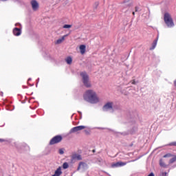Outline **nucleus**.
<instances>
[{
    "mask_svg": "<svg viewBox=\"0 0 176 176\" xmlns=\"http://www.w3.org/2000/svg\"><path fill=\"white\" fill-rule=\"evenodd\" d=\"M83 99L91 104L100 102V98H98L97 93L93 89L87 90L83 94Z\"/></svg>",
    "mask_w": 176,
    "mask_h": 176,
    "instance_id": "f257e3e1",
    "label": "nucleus"
},
{
    "mask_svg": "<svg viewBox=\"0 0 176 176\" xmlns=\"http://www.w3.org/2000/svg\"><path fill=\"white\" fill-rule=\"evenodd\" d=\"M164 21L165 24L169 28H173L174 27V21L173 20V17H171V14L168 12H166L164 15Z\"/></svg>",
    "mask_w": 176,
    "mask_h": 176,
    "instance_id": "f03ea898",
    "label": "nucleus"
},
{
    "mask_svg": "<svg viewBox=\"0 0 176 176\" xmlns=\"http://www.w3.org/2000/svg\"><path fill=\"white\" fill-rule=\"evenodd\" d=\"M80 75L84 86H85V87H91V82H90V80H89V76H87V74L82 72Z\"/></svg>",
    "mask_w": 176,
    "mask_h": 176,
    "instance_id": "7ed1b4c3",
    "label": "nucleus"
},
{
    "mask_svg": "<svg viewBox=\"0 0 176 176\" xmlns=\"http://www.w3.org/2000/svg\"><path fill=\"white\" fill-rule=\"evenodd\" d=\"M30 6L33 12H38L39 10V3L36 0H32L30 1Z\"/></svg>",
    "mask_w": 176,
    "mask_h": 176,
    "instance_id": "20e7f679",
    "label": "nucleus"
},
{
    "mask_svg": "<svg viewBox=\"0 0 176 176\" xmlns=\"http://www.w3.org/2000/svg\"><path fill=\"white\" fill-rule=\"evenodd\" d=\"M87 168H89V165H87V164H86L85 162H80L78 164V166L77 168V171H79L80 170H82V171H86V170H87Z\"/></svg>",
    "mask_w": 176,
    "mask_h": 176,
    "instance_id": "39448f33",
    "label": "nucleus"
},
{
    "mask_svg": "<svg viewBox=\"0 0 176 176\" xmlns=\"http://www.w3.org/2000/svg\"><path fill=\"white\" fill-rule=\"evenodd\" d=\"M85 129H87L86 126L81 125L75 126L70 130V133L72 134V133H78L79 131H82V130H85Z\"/></svg>",
    "mask_w": 176,
    "mask_h": 176,
    "instance_id": "423d86ee",
    "label": "nucleus"
},
{
    "mask_svg": "<svg viewBox=\"0 0 176 176\" xmlns=\"http://www.w3.org/2000/svg\"><path fill=\"white\" fill-rule=\"evenodd\" d=\"M104 111H113V102H107L103 107Z\"/></svg>",
    "mask_w": 176,
    "mask_h": 176,
    "instance_id": "0eeeda50",
    "label": "nucleus"
},
{
    "mask_svg": "<svg viewBox=\"0 0 176 176\" xmlns=\"http://www.w3.org/2000/svg\"><path fill=\"white\" fill-rule=\"evenodd\" d=\"M61 140H63V138L60 135L55 136L53 138L50 144V145H54V144H58V142H60Z\"/></svg>",
    "mask_w": 176,
    "mask_h": 176,
    "instance_id": "6e6552de",
    "label": "nucleus"
},
{
    "mask_svg": "<svg viewBox=\"0 0 176 176\" xmlns=\"http://www.w3.org/2000/svg\"><path fill=\"white\" fill-rule=\"evenodd\" d=\"M126 162H118L111 164V167L113 168H115L116 167H122L123 166H126Z\"/></svg>",
    "mask_w": 176,
    "mask_h": 176,
    "instance_id": "1a4fd4ad",
    "label": "nucleus"
},
{
    "mask_svg": "<svg viewBox=\"0 0 176 176\" xmlns=\"http://www.w3.org/2000/svg\"><path fill=\"white\" fill-rule=\"evenodd\" d=\"M68 35H64L62 37L59 38L58 40L55 41V45H61L64 41H65V38H67Z\"/></svg>",
    "mask_w": 176,
    "mask_h": 176,
    "instance_id": "9d476101",
    "label": "nucleus"
},
{
    "mask_svg": "<svg viewBox=\"0 0 176 176\" xmlns=\"http://www.w3.org/2000/svg\"><path fill=\"white\" fill-rule=\"evenodd\" d=\"M13 34L15 36H20V35H21V29L15 28L13 30Z\"/></svg>",
    "mask_w": 176,
    "mask_h": 176,
    "instance_id": "9b49d317",
    "label": "nucleus"
},
{
    "mask_svg": "<svg viewBox=\"0 0 176 176\" xmlns=\"http://www.w3.org/2000/svg\"><path fill=\"white\" fill-rule=\"evenodd\" d=\"M72 160H82V155L74 153L72 155Z\"/></svg>",
    "mask_w": 176,
    "mask_h": 176,
    "instance_id": "f8f14e48",
    "label": "nucleus"
},
{
    "mask_svg": "<svg viewBox=\"0 0 176 176\" xmlns=\"http://www.w3.org/2000/svg\"><path fill=\"white\" fill-rule=\"evenodd\" d=\"M80 54H85L86 53V45H80L78 47Z\"/></svg>",
    "mask_w": 176,
    "mask_h": 176,
    "instance_id": "ddd939ff",
    "label": "nucleus"
},
{
    "mask_svg": "<svg viewBox=\"0 0 176 176\" xmlns=\"http://www.w3.org/2000/svg\"><path fill=\"white\" fill-rule=\"evenodd\" d=\"M65 61H66L67 64L71 65V64H72V58H71V56H68L65 59Z\"/></svg>",
    "mask_w": 176,
    "mask_h": 176,
    "instance_id": "4468645a",
    "label": "nucleus"
},
{
    "mask_svg": "<svg viewBox=\"0 0 176 176\" xmlns=\"http://www.w3.org/2000/svg\"><path fill=\"white\" fill-rule=\"evenodd\" d=\"M58 152L59 155H64V153H65V149L60 148Z\"/></svg>",
    "mask_w": 176,
    "mask_h": 176,
    "instance_id": "2eb2a0df",
    "label": "nucleus"
},
{
    "mask_svg": "<svg viewBox=\"0 0 176 176\" xmlns=\"http://www.w3.org/2000/svg\"><path fill=\"white\" fill-rule=\"evenodd\" d=\"M174 162H176V155H173V158L170 160L169 163L171 164L174 163Z\"/></svg>",
    "mask_w": 176,
    "mask_h": 176,
    "instance_id": "dca6fc26",
    "label": "nucleus"
},
{
    "mask_svg": "<svg viewBox=\"0 0 176 176\" xmlns=\"http://www.w3.org/2000/svg\"><path fill=\"white\" fill-rule=\"evenodd\" d=\"M63 28L67 29V30H69V28H72V25H64L63 26Z\"/></svg>",
    "mask_w": 176,
    "mask_h": 176,
    "instance_id": "f3484780",
    "label": "nucleus"
},
{
    "mask_svg": "<svg viewBox=\"0 0 176 176\" xmlns=\"http://www.w3.org/2000/svg\"><path fill=\"white\" fill-rule=\"evenodd\" d=\"M160 165L161 166V167H166V164L162 160L160 161Z\"/></svg>",
    "mask_w": 176,
    "mask_h": 176,
    "instance_id": "a211bd4d",
    "label": "nucleus"
},
{
    "mask_svg": "<svg viewBox=\"0 0 176 176\" xmlns=\"http://www.w3.org/2000/svg\"><path fill=\"white\" fill-rule=\"evenodd\" d=\"M63 168L65 170V169L68 168V167H69V165H68V163L65 162V163H63Z\"/></svg>",
    "mask_w": 176,
    "mask_h": 176,
    "instance_id": "6ab92c4d",
    "label": "nucleus"
},
{
    "mask_svg": "<svg viewBox=\"0 0 176 176\" xmlns=\"http://www.w3.org/2000/svg\"><path fill=\"white\" fill-rule=\"evenodd\" d=\"M172 156H173V155L168 153V154L164 155V157H172Z\"/></svg>",
    "mask_w": 176,
    "mask_h": 176,
    "instance_id": "aec40b11",
    "label": "nucleus"
},
{
    "mask_svg": "<svg viewBox=\"0 0 176 176\" xmlns=\"http://www.w3.org/2000/svg\"><path fill=\"white\" fill-rule=\"evenodd\" d=\"M131 85H137V81H135V80H131Z\"/></svg>",
    "mask_w": 176,
    "mask_h": 176,
    "instance_id": "412c9836",
    "label": "nucleus"
},
{
    "mask_svg": "<svg viewBox=\"0 0 176 176\" xmlns=\"http://www.w3.org/2000/svg\"><path fill=\"white\" fill-rule=\"evenodd\" d=\"M135 12H138V7H135Z\"/></svg>",
    "mask_w": 176,
    "mask_h": 176,
    "instance_id": "4be33fe9",
    "label": "nucleus"
},
{
    "mask_svg": "<svg viewBox=\"0 0 176 176\" xmlns=\"http://www.w3.org/2000/svg\"><path fill=\"white\" fill-rule=\"evenodd\" d=\"M17 25H21L20 23H16L15 26L17 27Z\"/></svg>",
    "mask_w": 176,
    "mask_h": 176,
    "instance_id": "5701e85b",
    "label": "nucleus"
},
{
    "mask_svg": "<svg viewBox=\"0 0 176 176\" xmlns=\"http://www.w3.org/2000/svg\"><path fill=\"white\" fill-rule=\"evenodd\" d=\"M0 1H2L3 2H5V1H6L8 0H0Z\"/></svg>",
    "mask_w": 176,
    "mask_h": 176,
    "instance_id": "b1692460",
    "label": "nucleus"
},
{
    "mask_svg": "<svg viewBox=\"0 0 176 176\" xmlns=\"http://www.w3.org/2000/svg\"><path fill=\"white\" fill-rule=\"evenodd\" d=\"M156 43H157V42L155 43L154 47H156Z\"/></svg>",
    "mask_w": 176,
    "mask_h": 176,
    "instance_id": "393cba45",
    "label": "nucleus"
},
{
    "mask_svg": "<svg viewBox=\"0 0 176 176\" xmlns=\"http://www.w3.org/2000/svg\"><path fill=\"white\" fill-rule=\"evenodd\" d=\"M173 145L176 146V142L173 143Z\"/></svg>",
    "mask_w": 176,
    "mask_h": 176,
    "instance_id": "a878e982",
    "label": "nucleus"
},
{
    "mask_svg": "<svg viewBox=\"0 0 176 176\" xmlns=\"http://www.w3.org/2000/svg\"><path fill=\"white\" fill-rule=\"evenodd\" d=\"M133 16H134V14H135V12H133Z\"/></svg>",
    "mask_w": 176,
    "mask_h": 176,
    "instance_id": "bb28decb",
    "label": "nucleus"
}]
</instances>
